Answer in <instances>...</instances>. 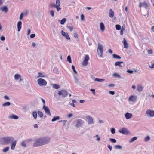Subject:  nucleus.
<instances>
[{"mask_svg": "<svg viewBox=\"0 0 154 154\" xmlns=\"http://www.w3.org/2000/svg\"><path fill=\"white\" fill-rule=\"evenodd\" d=\"M14 140L12 136H6L0 138V143L2 145H6L10 144Z\"/></svg>", "mask_w": 154, "mask_h": 154, "instance_id": "nucleus-1", "label": "nucleus"}, {"mask_svg": "<svg viewBox=\"0 0 154 154\" xmlns=\"http://www.w3.org/2000/svg\"><path fill=\"white\" fill-rule=\"evenodd\" d=\"M60 0H56V3H51L49 5L50 8H56L57 11L60 10L61 8L60 7Z\"/></svg>", "mask_w": 154, "mask_h": 154, "instance_id": "nucleus-2", "label": "nucleus"}, {"mask_svg": "<svg viewBox=\"0 0 154 154\" xmlns=\"http://www.w3.org/2000/svg\"><path fill=\"white\" fill-rule=\"evenodd\" d=\"M97 52L98 54L99 57H103V47L102 45L99 43H98Z\"/></svg>", "mask_w": 154, "mask_h": 154, "instance_id": "nucleus-3", "label": "nucleus"}, {"mask_svg": "<svg viewBox=\"0 0 154 154\" xmlns=\"http://www.w3.org/2000/svg\"><path fill=\"white\" fill-rule=\"evenodd\" d=\"M33 145L35 147L40 146L43 145L41 138L36 139Z\"/></svg>", "mask_w": 154, "mask_h": 154, "instance_id": "nucleus-4", "label": "nucleus"}, {"mask_svg": "<svg viewBox=\"0 0 154 154\" xmlns=\"http://www.w3.org/2000/svg\"><path fill=\"white\" fill-rule=\"evenodd\" d=\"M37 82L39 86H45L47 84L46 81L45 80L42 78H39L38 79Z\"/></svg>", "mask_w": 154, "mask_h": 154, "instance_id": "nucleus-5", "label": "nucleus"}, {"mask_svg": "<svg viewBox=\"0 0 154 154\" xmlns=\"http://www.w3.org/2000/svg\"><path fill=\"white\" fill-rule=\"evenodd\" d=\"M43 145L48 144L50 142V139L49 137H45L41 138Z\"/></svg>", "mask_w": 154, "mask_h": 154, "instance_id": "nucleus-6", "label": "nucleus"}, {"mask_svg": "<svg viewBox=\"0 0 154 154\" xmlns=\"http://www.w3.org/2000/svg\"><path fill=\"white\" fill-rule=\"evenodd\" d=\"M119 132L124 134H129L130 133L129 131L125 128H123L119 130Z\"/></svg>", "mask_w": 154, "mask_h": 154, "instance_id": "nucleus-7", "label": "nucleus"}, {"mask_svg": "<svg viewBox=\"0 0 154 154\" xmlns=\"http://www.w3.org/2000/svg\"><path fill=\"white\" fill-rule=\"evenodd\" d=\"M58 94L60 96L62 95L63 97H65L67 96V93L65 90H62L58 91Z\"/></svg>", "mask_w": 154, "mask_h": 154, "instance_id": "nucleus-8", "label": "nucleus"}, {"mask_svg": "<svg viewBox=\"0 0 154 154\" xmlns=\"http://www.w3.org/2000/svg\"><path fill=\"white\" fill-rule=\"evenodd\" d=\"M146 114L147 116L149 117L154 116V111L150 109H148L146 111Z\"/></svg>", "mask_w": 154, "mask_h": 154, "instance_id": "nucleus-9", "label": "nucleus"}, {"mask_svg": "<svg viewBox=\"0 0 154 154\" xmlns=\"http://www.w3.org/2000/svg\"><path fill=\"white\" fill-rule=\"evenodd\" d=\"M148 4L145 1L142 2H140L139 3V7L140 8L141 7H143L145 9H147L148 8Z\"/></svg>", "mask_w": 154, "mask_h": 154, "instance_id": "nucleus-10", "label": "nucleus"}, {"mask_svg": "<svg viewBox=\"0 0 154 154\" xmlns=\"http://www.w3.org/2000/svg\"><path fill=\"white\" fill-rule=\"evenodd\" d=\"M84 123V121L80 119H78L76 121V124L75 126L77 127H80Z\"/></svg>", "mask_w": 154, "mask_h": 154, "instance_id": "nucleus-11", "label": "nucleus"}, {"mask_svg": "<svg viewBox=\"0 0 154 154\" xmlns=\"http://www.w3.org/2000/svg\"><path fill=\"white\" fill-rule=\"evenodd\" d=\"M86 118L88 121V124H94V122L93 119L91 117L89 116H86Z\"/></svg>", "mask_w": 154, "mask_h": 154, "instance_id": "nucleus-12", "label": "nucleus"}, {"mask_svg": "<svg viewBox=\"0 0 154 154\" xmlns=\"http://www.w3.org/2000/svg\"><path fill=\"white\" fill-rule=\"evenodd\" d=\"M43 109L44 110L46 114L51 116V114L50 109L48 107L45 106V105H44Z\"/></svg>", "mask_w": 154, "mask_h": 154, "instance_id": "nucleus-13", "label": "nucleus"}, {"mask_svg": "<svg viewBox=\"0 0 154 154\" xmlns=\"http://www.w3.org/2000/svg\"><path fill=\"white\" fill-rule=\"evenodd\" d=\"M8 117L9 119H17L19 118L18 116L13 114H11L8 116Z\"/></svg>", "mask_w": 154, "mask_h": 154, "instance_id": "nucleus-14", "label": "nucleus"}, {"mask_svg": "<svg viewBox=\"0 0 154 154\" xmlns=\"http://www.w3.org/2000/svg\"><path fill=\"white\" fill-rule=\"evenodd\" d=\"M44 15V12L42 10L39 11L37 12L36 17L39 18L42 16Z\"/></svg>", "mask_w": 154, "mask_h": 154, "instance_id": "nucleus-15", "label": "nucleus"}, {"mask_svg": "<svg viewBox=\"0 0 154 154\" xmlns=\"http://www.w3.org/2000/svg\"><path fill=\"white\" fill-rule=\"evenodd\" d=\"M17 143L16 140L13 141L11 143V149L12 150H14Z\"/></svg>", "mask_w": 154, "mask_h": 154, "instance_id": "nucleus-16", "label": "nucleus"}, {"mask_svg": "<svg viewBox=\"0 0 154 154\" xmlns=\"http://www.w3.org/2000/svg\"><path fill=\"white\" fill-rule=\"evenodd\" d=\"M61 34L63 36L65 37L67 39L69 40L70 39V37L67 33H66L63 31H62Z\"/></svg>", "mask_w": 154, "mask_h": 154, "instance_id": "nucleus-17", "label": "nucleus"}, {"mask_svg": "<svg viewBox=\"0 0 154 154\" xmlns=\"http://www.w3.org/2000/svg\"><path fill=\"white\" fill-rule=\"evenodd\" d=\"M17 26L18 31L19 32L21 29L22 22L21 21H18L17 23Z\"/></svg>", "mask_w": 154, "mask_h": 154, "instance_id": "nucleus-18", "label": "nucleus"}, {"mask_svg": "<svg viewBox=\"0 0 154 154\" xmlns=\"http://www.w3.org/2000/svg\"><path fill=\"white\" fill-rule=\"evenodd\" d=\"M122 42L124 45V48H128V44L125 38H123V40Z\"/></svg>", "mask_w": 154, "mask_h": 154, "instance_id": "nucleus-19", "label": "nucleus"}, {"mask_svg": "<svg viewBox=\"0 0 154 154\" xmlns=\"http://www.w3.org/2000/svg\"><path fill=\"white\" fill-rule=\"evenodd\" d=\"M132 114L128 112L126 113L125 115V117L127 119H130L132 117Z\"/></svg>", "mask_w": 154, "mask_h": 154, "instance_id": "nucleus-20", "label": "nucleus"}, {"mask_svg": "<svg viewBox=\"0 0 154 154\" xmlns=\"http://www.w3.org/2000/svg\"><path fill=\"white\" fill-rule=\"evenodd\" d=\"M136 100V96L132 95L131 96L128 98L129 101H131L132 102H134Z\"/></svg>", "mask_w": 154, "mask_h": 154, "instance_id": "nucleus-21", "label": "nucleus"}, {"mask_svg": "<svg viewBox=\"0 0 154 154\" xmlns=\"http://www.w3.org/2000/svg\"><path fill=\"white\" fill-rule=\"evenodd\" d=\"M109 16L110 18H112L114 16V12L111 9L109 10Z\"/></svg>", "mask_w": 154, "mask_h": 154, "instance_id": "nucleus-22", "label": "nucleus"}, {"mask_svg": "<svg viewBox=\"0 0 154 154\" xmlns=\"http://www.w3.org/2000/svg\"><path fill=\"white\" fill-rule=\"evenodd\" d=\"M22 77L19 74H17L14 75V79L15 80L18 81Z\"/></svg>", "mask_w": 154, "mask_h": 154, "instance_id": "nucleus-23", "label": "nucleus"}, {"mask_svg": "<svg viewBox=\"0 0 154 154\" xmlns=\"http://www.w3.org/2000/svg\"><path fill=\"white\" fill-rule=\"evenodd\" d=\"M0 9L3 11L5 12V13H7L8 11V9L7 6H5L2 7L0 8Z\"/></svg>", "mask_w": 154, "mask_h": 154, "instance_id": "nucleus-24", "label": "nucleus"}, {"mask_svg": "<svg viewBox=\"0 0 154 154\" xmlns=\"http://www.w3.org/2000/svg\"><path fill=\"white\" fill-rule=\"evenodd\" d=\"M11 104V103L10 102H6L2 104V106L3 107H6L10 106Z\"/></svg>", "mask_w": 154, "mask_h": 154, "instance_id": "nucleus-25", "label": "nucleus"}, {"mask_svg": "<svg viewBox=\"0 0 154 154\" xmlns=\"http://www.w3.org/2000/svg\"><path fill=\"white\" fill-rule=\"evenodd\" d=\"M123 63V62L122 61H118L117 62L115 63V65L116 66H118L120 67H122V66L121 65V64Z\"/></svg>", "mask_w": 154, "mask_h": 154, "instance_id": "nucleus-26", "label": "nucleus"}, {"mask_svg": "<svg viewBox=\"0 0 154 154\" xmlns=\"http://www.w3.org/2000/svg\"><path fill=\"white\" fill-rule=\"evenodd\" d=\"M100 29L102 31H103L105 29V26L103 23L101 22L100 23Z\"/></svg>", "mask_w": 154, "mask_h": 154, "instance_id": "nucleus-27", "label": "nucleus"}, {"mask_svg": "<svg viewBox=\"0 0 154 154\" xmlns=\"http://www.w3.org/2000/svg\"><path fill=\"white\" fill-rule=\"evenodd\" d=\"M52 85L53 87L56 89H58L60 88V86L57 84H54Z\"/></svg>", "mask_w": 154, "mask_h": 154, "instance_id": "nucleus-28", "label": "nucleus"}, {"mask_svg": "<svg viewBox=\"0 0 154 154\" xmlns=\"http://www.w3.org/2000/svg\"><path fill=\"white\" fill-rule=\"evenodd\" d=\"M112 75L113 77L115 78H121V77L120 75L118 73H113Z\"/></svg>", "mask_w": 154, "mask_h": 154, "instance_id": "nucleus-29", "label": "nucleus"}, {"mask_svg": "<svg viewBox=\"0 0 154 154\" xmlns=\"http://www.w3.org/2000/svg\"><path fill=\"white\" fill-rule=\"evenodd\" d=\"M94 81L100 82H102L105 80L104 79H100L98 78H96L94 79Z\"/></svg>", "mask_w": 154, "mask_h": 154, "instance_id": "nucleus-30", "label": "nucleus"}, {"mask_svg": "<svg viewBox=\"0 0 154 154\" xmlns=\"http://www.w3.org/2000/svg\"><path fill=\"white\" fill-rule=\"evenodd\" d=\"M143 89V87L141 85H138L137 87V90L138 92L142 91Z\"/></svg>", "mask_w": 154, "mask_h": 154, "instance_id": "nucleus-31", "label": "nucleus"}, {"mask_svg": "<svg viewBox=\"0 0 154 154\" xmlns=\"http://www.w3.org/2000/svg\"><path fill=\"white\" fill-rule=\"evenodd\" d=\"M60 119V117L59 116H57L53 117L51 121L52 122L55 121L57 120H59Z\"/></svg>", "mask_w": 154, "mask_h": 154, "instance_id": "nucleus-32", "label": "nucleus"}, {"mask_svg": "<svg viewBox=\"0 0 154 154\" xmlns=\"http://www.w3.org/2000/svg\"><path fill=\"white\" fill-rule=\"evenodd\" d=\"M137 138L136 137H134L132 138L129 141L130 143H131L133 142L134 141L136 140Z\"/></svg>", "mask_w": 154, "mask_h": 154, "instance_id": "nucleus-33", "label": "nucleus"}, {"mask_svg": "<svg viewBox=\"0 0 154 154\" xmlns=\"http://www.w3.org/2000/svg\"><path fill=\"white\" fill-rule=\"evenodd\" d=\"M112 56L114 58L118 59H120L121 58V57L115 54H113Z\"/></svg>", "mask_w": 154, "mask_h": 154, "instance_id": "nucleus-34", "label": "nucleus"}, {"mask_svg": "<svg viewBox=\"0 0 154 154\" xmlns=\"http://www.w3.org/2000/svg\"><path fill=\"white\" fill-rule=\"evenodd\" d=\"M38 75L37 77V78L45 77V75L42 73L38 72Z\"/></svg>", "mask_w": 154, "mask_h": 154, "instance_id": "nucleus-35", "label": "nucleus"}, {"mask_svg": "<svg viewBox=\"0 0 154 154\" xmlns=\"http://www.w3.org/2000/svg\"><path fill=\"white\" fill-rule=\"evenodd\" d=\"M82 65L83 66H85L88 65V61L85 60L82 63Z\"/></svg>", "mask_w": 154, "mask_h": 154, "instance_id": "nucleus-36", "label": "nucleus"}, {"mask_svg": "<svg viewBox=\"0 0 154 154\" xmlns=\"http://www.w3.org/2000/svg\"><path fill=\"white\" fill-rule=\"evenodd\" d=\"M9 147H6L3 149L2 151L3 152L5 153L8 151L9 150Z\"/></svg>", "mask_w": 154, "mask_h": 154, "instance_id": "nucleus-37", "label": "nucleus"}, {"mask_svg": "<svg viewBox=\"0 0 154 154\" xmlns=\"http://www.w3.org/2000/svg\"><path fill=\"white\" fill-rule=\"evenodd\" d=\"M114 148L116 149H121L122 147L120 145H117L114 146Z\"/></svg>", "mask_w": 154, "mask_h": 154, "instance_id": "nucleus-38", "label": "nucleus"}, {"mask_svg": "<svg viewBox=\"0 0 154 154\" xmlns=\"http://www.w3.org/2000/svg\"><path fill=\"white\" fill-rule=\"evenodd\" d=\"M33 116V117L35 119H36L37 117V113L36 111H34L32 113Z\"/></svg>", "mask_w": 154, "mask_h": 154, "instance_id": "nucleus-39", "label": "nucleus"}, {"mask_svg": "<svg viewBox=\"0 0 154 154\" xmlns=\"http://www.w3.org/2000/svg\"><path fill=\"white\" fill-rule=\"evenodd\" d=\"M150 139V137L149 136H147L144 139V141L145 142H147L149 141Z\"/></svg>", "mask_w": 154, "mask_h": 154, "instance_id": "nucleus-40", "label": "nucleus"}, {"mask_svg": "<svg viewBox=\"0 0 154 154\" xmlns=\"http://www.w3.org/2000/svg\"><path fill=\"white\" fill-rule=\"evenodd\" d=\"M66 18H63L62 20L60 22V23L61 25H63L66 21Z\"/></svg>", "mask_w": 154, "mask_h": 154, "instance_id": "nucleus-41", "label": "nucleus"}, {"mask_svg": "<svg viewBox=\"0 0 154 154\" xmlns=\"http://www.w3.org/2000/svg\"><path fill=\"white\" fill-rule=\"evenodd\" d=\"M89 59H90V58H89V57L88 55H85V58H84L85 60L88 61L89 60Z\"/></svg>", "mask_w": 154, "mask_h": 154, "instance_id": "nucleus-42", "label": "nucleus"}, {"mask_svg": "<svg viewBox=\"0 0 154 154\" xmlns=\"http://www.w3.org/2000/svg\"><path fill=\"white\" fill-rule=\"evenodd\" d=\"M21 145L22 146L25 147L26 146V145L25 143V141H22L21 143Z\"/></svg>", "mask_w": 154, "mask_h": 154, "instance_id": "nucleus-43", "label": "nucleus"}, {"mask_svg": "<svg viewBox=\"0 0 154 154\" xmlns=\"http://www.w3.org/2000/svg\"><path fill=\"white\" fill-rule=\"evenodd\" d=\"M109 140L110 142L113 143H115L116 142V140L114 138H109Z\"/></svg>", "mask_w": 154, "mask_h": 154, "instance_id": "nucleus-44", "label": "nucleus"}, {"mask_svg": "<svg viewBox=\"0 0 154 154\" xmlns=\"http://www.w3.org/2000/svg\"><path fill=\"white\" fill-rule=\"evenodd\" d=\"M72 67L74 72L76 74H77V72L75 70V66L73 65H72Z\"/></svg>", "mask_w": 154, "mask_h": 154, "instance_id": "nucleus-45", "label": "nucleus"}, {"mask_svg": "<svg viewBox=\"0 0 154 154\" xmlns=\"http://www.w3.org/2000/svg\"><path fill=\"white\" fill-rule=\"evenodd\" d=\"M50 14L52 16V17H54V11L53 10H51L50 11Z\"/></svg>", "mask_w": 154, "mask_h": 154, "instance_id": "nucleus-46", "label": "nucleus"}, {"mask_svg": "<svg viewBox=\"0 0 154 154\" xmlns=\"http://www.w3.org/2000/svg\"><path fill=\"white\" fill-rule=\"evenodd\" d=\"M74 79L75 80V82L76 83L78 84L79 82V81H78L77 78L76 77V75H74Z\"/></svg>", "mask_w": 154, "mask_h": 154, "instance_id": "nucleus-47", "label": "nucleus"}, {"mask_svg": "<svg viewBox=\"0 0 154 154\" xmlns=\"http://www.w3.org/2000/svg\"><path fill=\"white\" fill-rule=\"evenodd\" d=\"M23 81V79L21 77L18 80V82L21 85H22V83H23V82H22Z\"/></svg>", "mask_w": 154, "mask_h": 154, "instance_id": "nucleus-48", "label": "nucleus"}, {"mask_svg": "<svg viewBox=\"0 0 154 154\" xmlns=\"http://www.w3.org/2000/svg\"><path fill=\"white\" fill-rule=\"evenodd\" d=\"M38 116H39L40 117H42L43 114L42 112L40 111H38Z\"/></svg>", "mask_w": 154, "mask_h": 154, "instance_id": "nucleus-49", "label": "nucleus"}, {"mask_svg": "<svg viewBox=\"0 0 154 154\" xmlns=\"http://www.w3.org/2000/svg\"><path fill=\"white\" fill-rule=\"evenodd\" d=\"M67 60L69 63H71V59L70 56L69 55L67 57Z\"/></svg>", "mask_w": 154, "mask_h": 154, "instance_id": "nucleus-50", "label": "nucleus"}, {"mask_svg": "<svg viewBox=\"0 0 154 154\" xmlns=\"http://www.w3.org/2000/svg\"><path fill=\"white\" fill-rule=\"evenodd\" d=\"M110 131L112 134H114L115 133V129L114 128H111L110 129Z\"/></svg>", "mask_w": 154, "mask_h": 154, "instance_id": "nucleus-51", "label": "nucleus"}, {"mask_svg": "<svg viewBox=\"0 0 154 154\" xmlns=\"http://www.w3.org/2000/svg\"><path fill=\"white\" fill-rule=\"evenodd\" d=\"M116 29L117 30H119L121 29V26L119 25H116Z\"/></svg>", "mask_w": 154, "mask_h": 154, "instance_id": "nucleus-52", "label": "nucleus"}, {"mask_svg": "<svg viewBox=\"0 0 154 154\" xmlns=\"http://www.w3.org/2000/svg\"><path fill=\"white\" fill-rule=\"evenodd\" d=\"M23 13L22 12L20 14V20H22L23 18Z\"/></svg>", "mask_w": 154, "mask_h": 154, "instance_id": "nucleus-53", "label": "nucleus"}, {"mask_svg": "<svg viewBox=\"0 0 154 154\" xmlns=\"http://www.w3.org/2000/svg\"><path fill=\"white\" fill-rule=\"evenodd\" d=\"M74 36L75 39L78 38V35L76 33H75L73 34Z\"/></svg>", "mask_w": 154, "mask_h": 154, "instance_id": "nucleus-54", "label": "nucleus"}, {"mask_svg": "<svg viewBox=\"0 0 154 154\" xmlns=\"http://www.w3.org/2000/svg\"><path fill=\"white\" fill-rule=\"evenodd\" d=\"M95 137L97 138V139H96L97 141H99L100 140V137L98 135H97L95 136Z\"/></svg>", "mask_w": 154, "mask_h": 154, "instance_id": "nucleus-55", "label": "nucleus"}, {"mask_svg": "<svg viewBox=\"0 0 154 154\" xmlns=\"http://www.w3.org/2000/svg\"><path fill=\"white\" fill-rule=\"evenodd\" d=\"M149 66L151 68H154V63L149 65Z\"/></svg>", "mask_w": 154, "mask_h": 154, "instance_id": "nucleus-56", "label": "nucleus"}, {"mask_svg": "<svg viewBox=\"0 0 154 154\" xmlns=\"http://www.w3.org/2000/svg\"><path fill=\"white\" fill-rule=\"evenodd\" d=\"M127 72L130 74H131L133 73V71L130 69H128L127 70Z\"/></svg>", "mask_w": 154, "mask_h": 154, "instance_id": "nucleus-57", "label": "nucleus"}, {"mask_svg": "<svg viewBox=\"0 0 154 154\" xmlns=\"http://www.w3.org/2000/svg\"><path fill=\"white\" fill-rule=\"evenodd\" d=\"M5 39V38L3 36H2L0 37V40L2 41H4Z\"/></svg>", "mask_w": 154, "mask_h": 154, "instance_id": "nucleus-58", "label": "nucleus"}, {"mask_svg": "<svg viewBox=\"0 0 154 154\" xmlns=\"http://www.w3.org/2000/svg\"><path fill=\"white\" fill-rule=\"evenodd\" d=\"M4 98L7 100H10V98H9V97L7 95L5 96H4Z\"/></svg>", "mask_w": 154, "mask_h": 154, "instance_id": "nucleus-59", "label": "nucleus"}, {"mask_svg": "<svg viewBox=\"0 0 154 154\" xmlns=\"http://www.w3.org/2000/svg\"><path fill=\"white\" fill-rule=\"evenodd\" d=\"M84 16L83 14H82L81 16V19L82 21H83L84 20Z\"/></svg>", "mask_w": 154, "mask_h": 154, "instance_id": "nucleus-60", "label": "nucleus"}, {"mask_svg": "<svg viewBox=\"0 0 154 154\" xmlns=\"http://www.w3.org/2000/svg\"><path fill=\"white\" fill-rule=\"evenodd\" d=\"M109 93L111 95H114L115 94V92L113 91H109Z\"/></svg>", "mask_w": 154, "mask_h": 154, "instance_id": "nucleus-61", "label": "nucleus"}, {"mask_svg": "<svg viewBox=\"0 0 154 154\" xmlns=\"http://www.w3.org/2000/svg\"><path fill=\"white\" fill-rule=\"evenodd\" d=\"M35 34H32L30 35V37L31 38H32L35 37Z\"/></svg>", "mask_w": 154, "mask_h": 154, "instance_id": "nucleus-62", "label": "nucleus"}, {"mask_svg": "<svg viewBox=\"0 0 154 154\" xmlns=\"http://www.w3.org/2000/svg\"><path fill=\"white\" fill-rule=\"evenodd\" d=\"M67 27L68 29H69L70 31H72L73 30V28L72 27L68 26H67Z\"/></svg>", "mask_w": 154, "mask_h": 154, "instance_id": "nucleus-63", "label": "nucleus"}, {"mask_svg": "<svg viewBox=\"0 0 154 154\" xmlns=\"http://www.w3.org/2000/svg\"><path fill=\"white\" fill-rule=\"evenodd\" d=\"M90 91L93 92V93L94 95L95 94V89H91L90 90Z\"/></svg>", "mask_w": 154, "mask_h": 154, "instance_id": "nucleus-64", "label": "nucleus"}]
</instances>
